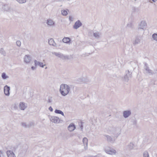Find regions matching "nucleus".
<instances>
[{
  "instance_id": "nucleus-1",
  "label": "nucleus",
  "mask_w": 157,
  "mask_h": 157,
  "mask_svg": "<svg viewBox=\"0 0 157 157\" xmlns=\"http://www.w3.org/2000/svg\"><path fill=\"white\" fill-rule=\"evenodd\" d=\"M70 90V87L65 84H62L60 86L59 91L61 95L65 96L69 93Z\"/></svg>"
},
{
  "instance_id": "nucleus-2",
  "label": "nucleus",
  "mask_w": 157,
  "mask_h": 157,
  "mask_svg": "<svg viewBox=\"0 0 157 157\" xmlns=\"http://www.w3.org/2000/svg\"><path fill=\"white\" fill-rule=\"evenodd\" d=\"M147 26V23L145 21H141L139 25V27L138 28V30L139 31L140 29L142 30V32L144 33V30Z\"/></svg>"
},
{
  "instance_id": "nucleus-3",
  "label": "nucleus",
  "mask_w": 157,
  "mask_h": 157,
  "mask_svg": "<svg viewBox=\"0 0 157 157\" xmlns=\"http://www.w3.org/2000/svg\"><path fill=\"white\" fill-rule=\"evenodd\" d=\"M142 36L137 35L135 36V40L133 42V44L136 45L139 44L142 39Z\"/></svg>"
},
{
  "instance_id": "nucleus-4",
  "label": "nucleus",
  "mask_w": 157,
  "mask_h": 157,
  "mask_svg": "<svg viewBox=\"0 0 157 157\" xmlns=\"http://www.w3.org/2000/svg\"><path fill=\"white\" fill-rule=\"evenodd\" d=\"M50 120L51 121L55 123H58L60 121V119L58 117L55 116H51Z\"/></svg>"
},
{
  "instance_id": "nucleus-5",
  "label": "nucleus",
  "mask_w": 157,
  "mask_h": 157,
  "mask_svg": "<svg viewBox=\"0 0 157 157\" xmlns=\"http://www.w3.org/2000/svg\"><path fill=\"white\" fill-rule=\"evenodd\" d=\"M10 87L7 85H6L4 87V91L5 94L7 96H9L10 95Z\"/></svg>"
},
{
  "instance_id": "nucleus-6",
  "label": "nucleus",
  "mask_w": 157,
  "mask_h": 157,
  "mask_svg": "<svg viewBox=\"0 0 157 157\" xmlns=\"http://www.w3.org/2000/svg\"><path fill=\"white\" fill-rule=\"evenodd\" d=\"M132 77V73L130 72L128 70V72L126 74V75L124 76V80L127 82L129 80L130 78Z\"/></svg>"
},
{
  "instance_id": "nucleus-7",
  "label": "nucleus",
  "mask_w": 157,
  "mask_h": 157,
  "mask_svg": "<svg viewBox=\"0 0 157 157\" xmlns=\"http://www.w3.org/2000/svg\"><path fill=\"white\" fill-rule=\"evenodd\" d=\"M82 25V23L79 20L77 21L75 23L73 26V28L75 29H77L80 27Z\"/></svg>"
},
{
  "instance_id": "nucleus-8",
  "label": "nucleus",
  "mask_w": 157,
  "mask_h": 157,
  "mask_svg": "<svg viewBox=\"0 0 157 157\" xmlns=\"http://www.w3.org/2000/svg\"><path fill=\"white\" fill-rule=\"evenodd\" d=\"M34 63L35 67L39 66L40 67L43 68L44 66L45 65V64H44L42 62H40L39 61H37L36 60H35L34 61Z\"/></svg>"
},
{
  "instance_id": "nucleus-9",
  "label": "nucleus",
  "mask_w": 157,
  "mask_h": 157,
  "mask_svg": "<svg viewBox=\"0 0 157 157\" xmlns=\"http://www.w3.org/2000/svg\"><path fill=\"white\" fill-rule=\"evenodd\" d=\"M131 114V112L130 110L124 111L123 112V116L125 118L128 117Z\"/></svg>"
},
{
  "instance_id": "nucleus-10",
  "label": "nucleus",
  "mask_w": 157,
  "mask_h": 157,
  "mask_svg": "<svg viewBox=\"0 0 157 157\" xmlns=\"http://www.w3.org/2000/svg\"><path fill=\"white\" fill-rule=\"evenodd\" d=\"M75 126L73 123L70 124L68 127V129L70 132L73 131L75 129Z\"/></svg>"
},
{
  "instance_id": "nucleus-11",
  "label": "nucleus",
  "mask_w": 157,
  "mask_h": 157,
  "mask_svg": "<svg viewBox=\"0 0 157 157\" xmlns=\"http://www.w3.org/2000/svg\"><path fill=\"white\" fill-rule=\"evenodd\" d=\"M48 43L49 45H52L54 47H57V45L55 42L54 40L52 38H50L48 40Z\"/></svg>"
},
{
  "instance_id": "nucleus-12",
  "label": "nucleus",
  "mask_w": 157,
  "mask_h": 157,
  "mask_svg": "<svg viewBox=\"0 0 157 157\" xmlns=\"http://www.w3.org/2000/svg\"><path fill=\"white\" fill-rule=\"evenodd\" d=\"M105 152L108 154L112 155L115 154L116 153V151L114 149H105Z\"/></svg>"
},
{
  "instance_id": "nucleus-13",
  "label": "nucleus",
  "mask_w": 157,
  "mask_h": 157,
  "mask_svg": "<svg viewBox=\"0 0 157 157\" xmlns=\"http://www.w3.org/2000/svg\"><path fill=\"white\" fill-rule=\"evenodd\" d=\"M8 157H16L13 152L10 150H8L6 151Z\"/></svg>"
},
{
  "instance_id": "nucleus-14",
  "label": "nucleus",
  "mask_w": 157,
  "mask_h": 157,
  "mask_svg": "<svg viewBox=\"0 0 157 157\" xmlns=\"http://www.w3.org/2000/svg\"><path fill=\"white\" fill-rule=\"evenodd\" d=\"M2 9L5 11H10V7L8 4H4L2 6Z\"/></svg>"
},
{
  "instance_id": "nucleus-15",
  "label": "nucleus",
  "mask_w": 157,
  "mask_h": 157,
  "mask_svg": "<svg viewBox=\"0 0 157 157\" xmlns=\"http://www.w3.org/2000/svg\"><path fill=\"white\" fill-rule=\"evenodd\" d=\"M31 59V58L29 56L26 55L24 58V61L26 63H28L30 62Z\"/></svg>"
},
{
  "instance_id": "nucleus-16",
  "label": "nucleus",
  "mask_w": 157,
  "mask_h": 157,
  "mask_svg": "<svg viewBox=\"0 0 157 157\" xmlns=\"http://www.w3.org/2000/svg\"><path fill=\"white\" fill-rule=\"evenodd\" d=\"M48 25L49 26H53L55 25V22L51 19H48L46 22Z\"/></svg>"
},
{
  "instance_id": "nucleus-17",
  "label": "nucleus",
  "mask_w": 157,
  "mask_h": 157,
  "mask_svg": "<svg viewBox=\"0 0 157 157\" xmlns=\"http://www.w3.org/2000/svg\"><path fill=\"white\" fill-rule=\"evenodd\" d=\"M82 142L83 143V144L85 146V149H86L87 147V144H88V139H87L86 137H84L83 138Z\"/></svg>"
},
{
  "instance_id": "nucleus-18",
  "label": "nucleus",
  "mask_w": 157,
  "mask_h": 157,
  "mask_svg": "<svg viewBox=\"0 0 157 157\" xmlns=\"http://www.w3.org/2000/svg\"><path fill=\"white\" fill-rule=\"evenodd\" d=\"M105 136L107 138V140L108 142L110 143H113L114 142V140L111 136L107 135H105Z\"/></svg>"
},
{
  "instance_id": "nucleus-19",
  "label": "nucleus",
  "mask_w": 157,
  "mask_h": 157,
  "mask_svg": "<svg viewBox=\"0 0 157 157\" xmlns=\"http://www.w3.org/2000/svg\"><path fill=\"white\" fill-rule=\"evenodd\" d=\"M52 54L55 55L56 56L58 57L60 59H61L63 55V54L60 52H52Z\"/></svg>"
},
{
  "instance_id": "nucleus-20",
  "label": "nucleus",
  "mask_w": 157,
  "mask_h": 157,
  "mask_svg": "<svg viewBox=\"0 0 157 157\" xmlns=\"http://www.w3.org/2000/svg\"><path fill=\"white\" fill-rule=\"evenodd\" d=\"M71 56H65L63 54L62 58H61V59L63 60H68L71 59Z\"/></svg>"
},
{
  "instance_id": "nucleus-21",
  "label": "nucleus",
  "mask_w": 157,
  "mask_h": 157,
  "mask_svg": "<svg viewBox=\"0 0 157 157\" xmlns=\"http://www.w3.org/2000/svg\"><path fill=\"white\" fill-rule=\"evenodd\" d=\"M144 68L145 70L147 71L148 73H151V70L149 69V67H147V64L146 63H145V66L144 67Z\"/></svg>"
},
{
  "instance_id": "nucleus-22",
  "label": "nucleus",
  "mask_w": 157,
  "mask_h": 157,
  "mask_svg": "<svg viewBox=\"0 0 157 157\" xmlns=\"http://www.w3.org/2000/svg\"><path fill=\"white\" fill-rule=\"evenodd\" d=\"M20 109L22 110H24L25 108V103L24 102H21L19 104Z\"/></svg>"
},
{
  "instance_id": "nucleus-23",
  "label": "nucleus",
  "mask_w": 157,
  "mask_h": 157,
  "mask_svg": "<svg viewBox=\"0 0 157 157\" xmlns=\"http://www.w3.org/2000/svg\"><path fill=\"white\" fill-rule=\"evenodd\" d=\"M63 41L66 43H68L71 41L70 38L69 37H64L63 39Z\"/></svg>"
},
{
  "instance_id": "nucleus-24",
  "label": "nucleus",
  "mask_w": 157,
  "mask_h": 157,
  "mask_svg": "<svg viewBox=\"0 0 157 157\" xmlns=\"http://www.w3.org/2000/svg\"><path fill=\"white\" fill-rule=\"evenodd\" d=\"M55 113L61 114L63 116H64L63 113L61 110L56 109L55 111Z\"/></svg>"
},
{
  "instance_id": "nucleus-25",
  "label": "nucleus",
  "mask_w": 157,
  "mask_h": 157,
  "mask_svg": "<svg viewBox=\"0 0 157 157\" xmlns=\"http://www.w3.org/2000/svg\"><path fill=\"white\" fill-rule=\"evenodd\" d=\"M134 144L133 143H130L128 145V147L130 150L133 148Z\"/></svg>"
},
{
  "instance_id": "nucleus-26",
  "label": "nucleus",
  "mask_w": 157,
  "mask_h": 157,
  "mask_svg": "<svg viewBox=\"0 0 157 157\" xmlns=\"http://www.w3.org/2000/svg\"><path fill=\"white\" fill-rule=\"evenodd\" d=\"M94 36L97 38H99V33L98 32L94 33H93Z\"/></svg>"
},
{
  "instance_id": "nucleus-27",
  "label": "nucleus",
  "mask_w": 157,
  "mask_h": 157,
  "mask_svg": "<svg viewBox=\"0 0 157 157\" xmlns=\"http://www.w3.org/2000/svg\"><path fill=\"white\" fill-rule=\"evenodd\" d=\"M0 53L4 56H6V52L3 48H1L0 49Z\"/></svg>"
},
{
  "instance_id": "nucleus-28",
  "label": "nucleus",
  "mask_w": 157,
  "mask_h": 157,
  "mask_svg": "<svg viewBox=\"0 0 157 157\" xmlns=\"http://www.w3.org/2000/svg\"><path fill=\"white\" fill-rule=\"evenodd\" d=\"M2 77L4 79H6L9 78V76H7L5 73H3L2 75Z\"/></svg>"
},
{
  "instance_id": "nucleus-29",
  "label": "nucleus",
  "mask_w": 157,
  "mask_h": 157,
  "mask_svg": "<svg viewBox=\"0 0 157 157\" xmlns=\"http://www.w3.org/2000/svg\"><path fill=\"white\" fill-rule=\"evenodd\" d=\"M112 129H113V133H116L117 132V131H119L120 130V128L119 127H116L114 128H111Z\"/></svg>"
},
{
  "instance_id": "nucleus-30",
  "label": "nucleus",
  "mask_w": 157,
  "mask_h": 157,
  "mask_svg": "<svg viewBox=\"0 0 157 157\" xmlns=\"http://www.w3.org/2000/svg\"><path fill=\"white\" fill-rule=\"evenodd\" d=\"M152 37L153 40L157 41V34L154 33L152 35Z\"/></svg>"
},
{
  "instance_id": "nucleus-31",
  "label": "nucleus",
  "mask_w": 157,
  "mask_h": 157,
  "mask_svg": "<svg viewBox=\"0 0 157 157\" xmlns=\"http://www.w3.org/2000/svg\"><path fill=\"white\" fill-rule=\"evenodd\" d=\"M20 4L25 3L26 2V0H16Z\"/></svg>"
},
{
  "instance_id": "nucleus-32",
  "label": "nucleus",
  "mask_w": 157,
  "mask_h": 157,
  "mask_svg": "<svg viewBox=\"0 0 157 157\" xmlns=\"http://www.w3.org/2000/svg\"><path fill=\"white\" fill-rule=\"evenodd\" d=\"M143 157H149L148 153L147 151H145L143 153Z\"/></svg>"
},
{
  "instance_id": "nucleus-33",
  "label": "nucleus",
  "mask_w": 157,
  "mask_h": 157,
  "mask_svg": "<svg viewBox=\"0 0 157 157\" xmlns=\"http://www.w3.org/2000/svg\"><path fill=\"white\" fill-rule=\"evenodd\" d=\"M52 101V97H49L47 100V103H51Z\"/></svg>"
},
{
  "instance_id": "nucleus-34",
  "label": "nucleus",
  "mask_w": 157,
  "mask_h": 157,
  "mask_svg": "<svg viewBox=\"0 0 157 157\" xmlns=\"http://www.w3.org/2000/svg\"><path fill=\"white\" fill-rule=\"evenodd\" d=\"M62 14L63 15L66 16L67 14V13L66 10H63L62 11Z\"/></svg>"
},
{
  "instance_id": "nucleus-35",
  "label": "nucleus",
  "mask_w": 157,
  "mask_h": 157,
  "mask_svg": "<svg viewBox=\"0 0 157 157\" xmlns=\"http://www.w3.org/2000/svg\"><path fill=\"white\" fill-rule=\"evenodd\" d=\"M22 126H23L25 128H29V125L26 124L25 123H22Z\"/></svg>"
},
{
  "instance_id": "nucleus-36",
  "label": "nucleus",
  "mask_w": 157,
  "mask_h": 157,
  "mask_svg": "<svg viewBox=\"0 0 157 157\" xmlns=\"http://www.w3.org/2000/svg\"><path fill=\"white\" fill-rule=\"evenodd\" d=\"M17 45L18 46H20L21 45V42L20 41H17L16 42Z\"/></svg>"
},
{
  "instance_id": "nucleus-37",
  "label": "nucleus",
  "mask_w": 157,
  "mask_h": 157,
  "mask_svg": "<svg viewBox=\"0 0 157 157\" xmlns=\"http://www.w3.org/2000/svg\"><path fill=\"white\" fill-rule=\"evenodd\" d=\"M82 122H81L80 123V128H81V131H82L83 129V125L82 124Z\"/></svg>"
},
{
  "instance_id": "nucleus-38",
  "label": "nucleus",
  "mask_w": 157,
  "mask_h": 157,
  "mask_svg": "<svg viewBox=\"0 0 157 157\" xmlns=\"http://www.w3.org/2000/svg\"><path fill=\"white\" fill-rule=\"evenodd\" d=\"M33 124H34V123L33 122H30L29 124H28V125H29V127H30L31 126H32V125H33Z\"/></svg>"
},
{
  "instance_id": "nucleus-39",
  "label": "nucleus",
  "mask_w": 157,
  "mask_h": 157,
  "mask_svg": "<svg viewBox=\"0 0 157 157\" xmlns=\"http://www.w3.org/2000/svg\"><path fill=\"white\" fill-rule=\"evenodd\" d=\"M48 109L51 112H52L53 110V109L51 106H50L49 108Z\"/></svg>"
},
{
  "instance_id": "nucleus-40",
  "label": "nucleus",
  "mask_w": 157,
  "mask_h": 157,
  "mask_svg": "<svg viewBox=\"0 0 157 157\" xmlns=\"http://www.w3.org/2000/svg\"><path fill=\"white\" fill-rule=\"evenodd\" d=\"M73 18L71 16H69V19L70 21H73Z\"/></svg>"
},
{
  "instance_id": "nucleus-41",
  "label": "nucleus",
  "mask_w": 157,
  "mask_h": 157,
  "mask_svg": "<svg viewBox=\"0 0 157 157\" xmlns=\"http://www.w3.org/2000/svg\"><path fill=\"white\" fill-rule=\"evenodd\" d=\"M36 67H35L34 66H32L31 67V69L33 70H36Z\"/></svg>"
},
{
  "instance_id": "nucleus-42",
  "label": "nucleus",
  "mask_w": 157,
  "mask_h": 157,
  "mask_svg": "<svg viewBox=\"0 0 157 157\" xmlns=\"http://www.w3.org/2000/svg\"><path fill=\"white\" fill-rule=\"evenodd\" d=\"M133 124H136V121H135L133 122Z\"/></svg>"
},
{
  "instance_id": "nucleus-43",
  "label": "nucleus",
  "mask_w": 157,
  "mask_h": 157,
  "mask_svg": "<svg viewBox=\"0 0 157 157\" xmlns=\"http://www.w3.org/2000/svg\"><path fill=\"white\" fill-rule=\"evenodd\" d=\"M89 157H98V156H97V155H96L94 156H92L90 155L89 156Z\"/></svg>"
},
{
  "instance_id": "nucleus-44",
  "label": "nucleus",
  "mask_w": 157,
  "mask_h": 157,
  "mask_svg": "<svg viewBox=\"0 0 157 157\" xmlns=\"http://www.w3.org/2000/svg\"><path fill=\"white\" fill-rule=\"evenodd\" d=\"M157 0H152V1L154 2H155Z\"/></svg>"
},
{
  "instance_id": "nucleus-45",
  "label": "nucleus",
  "mask_w": 157,
  "mask_h": 157,
  "mask_svg": "<svg viewBox=\"0 0 157 157\" xmlns=\"http://www.w3.org/2000/svg\"><path fill=\"white\" fill-rule=\"evenodd\" d=\"M47 67H45V69H47Z\"/></svg>"
},
{
  "instance_id": "nucleus-46",
  "label": "nucleus",
  "mask_w": 157,
  "mask_h": 157,
  "mask_svg": "<svg viewBox=\"0 0 157 157\" xmlns=\"http://www.w3.org/2000/svg\"><path fill=\"white\" fill-rule=\"evenodd\" d=\"M37 157H40V156H37Z\"/></svg>"
}]
</instances>
